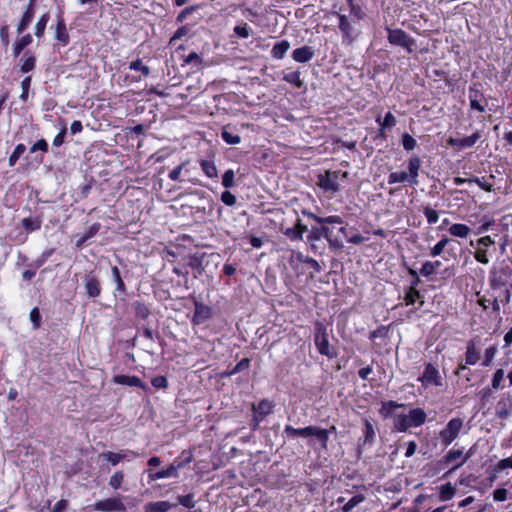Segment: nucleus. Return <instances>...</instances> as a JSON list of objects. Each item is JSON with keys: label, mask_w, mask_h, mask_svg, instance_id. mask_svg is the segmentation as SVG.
Returning a JSON list of instances; mask_svg holds the SVG:
<instances>
[{"label": "nucleus", "mask_w": 512, "mask_h": 512, "mask_svg": "<svg viewBox=\"0 0 512 512\" xmlns=\"http://www.w3.org/2000/svg\"><path fill=\"white\" fill-rule=\"evenodd\" d=\"M426 413L421 408H414L408 414L394 416V428L399 432H405L412 427H419L426 421Z\"/></svg>", "instance_id": "nucleus-2"}, {"label": "nucleus", "mask_w": 512, "mask_h": 512, "mask_svg": "<svg viewBox=\"0 0 512 512\" xmlns=\"http://www.w3.org/2000/svg\"><path fill=\"white\" fill-rule=\"evenodd\" d=\"M348 177V172L327 170L318 176V186L326 193L336 194L341 189V183Z\"/></svg>", "instance_id": "nucleus-5"}, {"label": "nucleus", "mask_w": 512, "mask_h": 512, "mask_svg": "<svg viewBox=\"0 0 512 512\" xmlns=\"http://www.w3.org/2000/svg\"><path fill=\"white\" fill-rule=\"evenodd\" d=\"M113 382L120 385H126L131 387H139L143 390H147L148 387L144 384L137 376L129 375H116L113 378Z\"/></svg>", "instance_id": "nucleus-15"}, {"label": "nucleus", "mask_w": 512, "mask_h": 512, "mask_svg": "<svg viewBox=\"0 0 512 512\" xmlns=\"http://www.w3.org/2000/svg\"><path fill=\"white\" fill-rule=\"evenodd\" d=\"M274 405L269 400H262L258 405H253L255 427L264 419L265 416L272 413Z\"/></svg>", "instance_id": "nucleus-13"}, {"label": "nucleus", "mask_w": 512, "mask_h": 512, "mask_svg": "<svg viewBox=\"0 0 512 512\" xmlns=\"http://www.w3.org/2000/svg\"><path fill=\"white\" fill-rule=\"evenodd\" d=\"M497 353V348L495 346H491L485 350V360L483 362V365L488 366L490 365L491 361L495 357Z\"/></svg>", "instance_id": "nucleus-53"}, {"label": "nucleus", "mask_w": 512, "mask_h": 512, "mask_svg": "<svg viewBox=\"0 0 512 512\" xmlns=\"http://www.w3.org/2000/svg\"><path fill=\"white\" fill-rule=\"evenodd\" d=\"M374 437H375L374 427H373V425L369 421H366V424H365V440L366 441H373Z\"/></svg>", "instance_id": "nucleus-60"}, {"label": "nucleus", "mask_w": 512, "mask_h": 512, "mask_svg": "<svg viewBox=\"0 0 512 512\" xmlns=\"http://www.w3.org/2000/svg\"><path fill=\"white\" fill-rule=\"evenodd\" d=\"M421 167V160L418 156H412L408 161V172H392L388 177L389 184L405 183L418 184V175Z\"/></svg>", "instance_id": "nucleus-4"}, {"label": "nucleus", "mask_w": 512, "mask_h": 512, "mask_svg": "<svg viewBox=\"0 0 512 512\" xmlns=\"http://www.w3.org/2000/svg\"><path fill=\"white\" fill-rule=\"evenodd\" d=\"M174 506H175V504H171L168 501L149 502L144 506V511L145 512H167Z\"/></svg>", "instance_id": "nucleus-19"}, {"label": "nucleus", "mask_w": 512, "mask_h": 512, "mask_svg": "<svg viewBox=\"0 0 512 512\" xmlns=\"http://www.w3.org/2000/svg\"><path fill=\"white\" fill-rule=\"evenodd\" d=\"M402 144L404 149L407 151L413 150L417 145L416 140L408 133L403 134Z\"/></svg>", "instance_id": "nucleus-45"}, {"label": "nucleus", "mask_w": 512, "mask_h": 512, "mask_svg": "<svg viewBox=\"0 0 512 512\" xmlns=\"http://www.w3.org/2000/svg\"><path fill=\"white\" fill-rule=\"evenodd\" d=\"M299 259L305 263H307L312 269H314L316 272H320L321 271V266L320 264L318 263V261H316L315 259L313 258H310V257H306V258H303V256L300 254L299 255Z\"/></svg>", "instance_id": "nucleus-59"}, {"label": "nucleus", "mask_w": 512, "mask_h": 512, "mask_svg": "<svg viewBox=\"0 0 512 512\" xmlns=\"http://www.w3.org/2000/svg\"><path fill=\"white\" fill-rule=\"evenodd\" d=\"M25 145L23 144H18L13 153L10 155L9 157V165L10 166H14L15 163L17 162V160L19 159V157L25 152Z\"/></svg>", "instance_id": "nucleus-40"}, {"label": "nucleus", "mask_w": 512, "mask_h": 512, "mask_svg": "<svg viewBox=\"0 0 512 512\" xmlns=\"http://www.w3.org/2000/svg\"><path fill=\"white\" fill-rule=\"evenodd\" d=\"M284 234L291 240H302L301 231L296 226L287 228Z\"/></svg>", "instance_id": "nucleus-51"}, {"label": "nucleus", "mask_w": 512, "mask_h": 512, "mask_svg": "<svg viewBox=\"0 0 512 512\" xmlns=\"http://www.w3.org/2000/svg\"><path fill=\"white\" fill-rule=\"evenodd\" d=\"M152 385L155 388L161 389V388H166L168 385V382L164 376H157L152 379Z\"/></svg>", "instance_id": "nucleus-62"}, {"label": "nucleus", "mask_w": 512, "mask_h": 512, "mask_svg": "<svg viewBox=\"0 0 512 512\" xmlns=\"http://www.w3.org/2000/svg\"><path fill=\"white\" fill-rule=\"evenodd\" d=\"M469 98H470V107L472 109H475L479 112H484L485 111V107L483 105H481L477 99V93L473 92L472 90L470 91V94H469Z\"/></svg>", "instance_id": "nucleus-48"}, {"label": "nucleus", "mask_w": 512, "mask_h": 512, "mask_svg": "<svg viewBox=\"0 0 512 512\" xmlns=\"http://www.w3.org/2000/svg\"><path fill=\"white\" fill-rule=\"evenodd\" d=\"M186 164H187V162H183L180 165H178L176 168H174L172 171H170L169 178L172 181L178 180L180 178L181 172L184 169V167L186 166Z\"/></svg>", "instance_id": "nucleus-58"}, {"label": "nucleus", "mask_w": 512, "mask_h": 512, "mask_svg": "<svg viewBox=\"0 0 512 512\" xmlns=\"http://www.w3.org/2000/svg\"><path fill=\"white\" fill-rule=\"evenodd\" d=\"M32 42V36L30 34H25L19 39L16 40V42L13 45V54L15 57L19 56L22 50L30 45Z\"/></svg>", "instance_id": "nucleus-25"}, {"label": "nucleus", "mask_w": 512, "mask_h": 512, "mask_svg": "<svg viewBox=\"0 0 512 512\" xmlns=\"http://www.w3.org/2000/svg\"><path fill=\"white\" fill-rule=\"evenodd\" d=\"M221 200L224 204L228 206H233L236 204V197L229 191H224L221 195Z\"/></svg>", "instance_id": "nucleus-55"}, {"label": "nucleus", "mask_w": 512, "mask_h": 512, "mask_svg": "<svg viewBox=\"0 0 512 512\" xmlns=\"http://www.w3.org/2000/svg\"><path fill=\"white\" fill-rule=\"evenodd\" d=\"M314 56V50L310 46H303L293 51L292 57L296 62L305 63L310 61Z\"/></svg>", "instance_id": "nucleus-17"}, {"label": "nucleus", "mask_w": 512, "mask_h": 512, "mask_svg": "<svg viewBox=\"0 0 512 512\" xmlns=\"http://www.w3.org/2000/svg\"><path fill=\"white\" fill-rule=\"evenodd\" d=\"M463 456V450H450L444 457V462L447 464L453 463L457 461L458 459L462 458Z\"/></svg>", "instance_id": "nucleus-41"}, {"label": "nucleus", "mask_w": 512, "mask_h": 512, "mask_svg": "<svg viewBox=\"0 0 512 512\" xmlns=\"http://www.w3.org/2000/svg\"><path fill=\"white\" fill-rule=\"evenodd\" d=\"M448 231L454 237L466 238L470 233V228L465 224L456 223L451 225Z\"/></svg>", "instance_id": "nucleus-26"}, {"label": "nucleus", "mask_w": 512, "mask_h": 512, "mask_svg": "<svg viewBox=\"0 0 512 512\" xmlns=\"http://www.w3.org/2000/svg\"><path fill=\"white\" fill-rule=\"evenodd\" d=\"M55 39L63 45H67L69 42V35L63 18L58 19L55 30Z\"/></svg>", "instance_id": "nucleus-20"}, {"label": "nucleus", "mask_w": 512, "mask_h": 512, "mask_svg": "<svg viewBox=\"0 0 512 512\" xmlns=\"http://www.w3.org/2000/svg\"><path fill=\"white\" fill-rule=\"evenodd\" d=\"M435 269L433 268V264H431V261H426L423 265H422V268L420 269V273L421 275L425 276V277H429L431 275H433L435 273Z\"/></svg>", "instance_id": "nucleus-57"}, {"label": "nucleus", "mask_w": 512, "mask_h": 512, "mask_svg": "<svg viewBox=\"0 0 512 512\" xmlns=\"http://www.w3.org/2000/svg\"><path fill=\"white\" fill-rule=\"evenodd\" d=\"M454 494H455V489L450 483H447L440 487L441 500H443V501L449 500L454 496Z\"/></svg>", "instance_id": "nucleus-37"}, {"label": "nucleus", "mask_w": 512, "mask_h": 512, "mask_svg": "<svg viewBox=\"0 0 512 512\" xmlns=\"http://www.w3.org/2000/svg\"><path fill=\"white\" fill-rule=\"evenodd\" d=\"M289 47L290 44L286 40L276 43L272 49V56L276 59H282L288 51Z\"/></svg>", "instance_id": "nucleus-28"}, {"label": "nucleus", "mask_w": 512, "mask_h": 512, "mask_svg": "<svg viewBox=\"0 0 512 512\" xmlns=\"http://www.w3.org/2000/svg\"><path fill=\"white\" fill-rule=\"evenodd\" d=\"M35 64H36V58L32 55H28V53H25L24 57H23V63L20 67V70L23 73H28L34 69Z\"/></svg>", "instance_id": "nucleus-33"}, {"label": "nucleus", "mask_w": 512, "mask_h": 512, "mask_svg": "<svg viewBox=\"0 0 512 512\" xmlns=\"http://www.w3.org/2000/svg\"><path fill=\"white\" fill-rule=\"evenodd\" d=\"M474 257H475V259L478 262H480L482 264H488L489 263V259L487 257V252L483 248H478L477 251L474 254Z\"/></svg>", "instance_id": "nucleus-56"}, {"label": "nucleus", "mask_w": 512, "mask_h": 512, "mask_svg": "<svg viewBox=\"0 0 512 512\" xmlns=\"http://www.w3.org/2000/svg\"><path fill=\"white\" fill-rule=\"evenodd\" d=\"M479 360V353L477 352L475 345L471 342L467 346L465 361L468 365H474Z\"/></svg>", "instance_id": "nucleus-30"}, {"label": "nucleus", "mask_w": 512, "mask_h": 512, "mask_svg": "<svg viewBox=\"0 0 512 512\" xmlns=\"http://www.w3.org/2000/svg\"><path fill=\"white\" fill-rule=\"evenodd\" d=\"M347 3L351 16L357 18L358 20L365 19L366 13L358 0H347Z\"/></svg>", "instance_id": "nucleus-23"}, {"label": "nucleus", "mask_w": 512, "mask_h": 512, "mask_svg": "<svg viewBox=\"0 0 512 512\" xmlns=\"http://www.w3.org/2000/svg\"><path fill=\"white\" fill-rule=\"evenodd\" d=\"M365 497L362 494L353 496L345 505L342 507L343 512H350L354 507L364 501Z\"/></svg>", "instance_id": "nucleus-34"}, {"label": "nucleus", "mask_w": 512, "mask_h": 512, "mask_svg": "<svg viewBox=\"0 0 512 512\" xmlns=\"http://www.w3.org/2000/svg\"><path fill=\"white\" fill-rule=\"evenodd\" d=\"M234 177H235V174H234V171L229 169L227 171H225V173L223 174V177H222V185L225 187V188H231L234 186Z\"/></svg>", "instance_id": "nucleus-44"}, {"label": "nucleus", "mask_w": 512, "mask_h": 512, "mask_svg": "<svg viewBox=\"0 0 512 512\" xmlns=\"http://www.w3.org/2000/svg\"><path fill=\"white\" fill-rule=\"evenodd\" d=\"M30 85H31V77L27 76L21 82L22 93L20 95V98H21L22 101H26L27 100V98H28V91H29Z\"/></svg>", "instance_id": "nucleus-49"}, {"label": "nucleus", "mask_w": 512, "mask_h": 512, "mask_svg": "<svg viewBox=\"0 0 512 512\" xmlns=\"http://www.w3.org/2000/svg\"><path fill=\"white\" fill-rule=\"evenodd\" d=\"M314 342L319 353L327 356L328 358L335 357V350L329 344L328 335L324 327L320 326L316 329Z\"/></svg>", "instance_id": "nucleus-9"}, {"label": "nucleus", "mask_w": 512, "mask_h": 512, "mask_svg": "<svg viewBox=\"0 0 512 512\" xmlns=\"http://www.w3.org/2000/svg\"><path fill=\"white\" fill-rule=\"evenodd\" d=\"M480 138L479 133H474L464 138H449L448 143L458 148L472 147Z\"/></svg>", "instance_id": "nucleus-16"}, {"label": "nucleus", "mask_w": 512, "mask_h": 512, "mask_svg": "<svg viewBox=\"0 0 512 512\" xmlns=\"http://www.w3.org/2000/svg\"><path fill=\"white\" fill-rule=\"evenodd\" d=\"M338 20V28L342 34V43L344 45H351L361 34L360 21L357 18L349 15L335 13Z\"/></svg>", "instance_id": "nucleus-1"}, {"label": "nucleus", "mask_w": 512, "mask_h": 512, "mask_svg": "<svg viewBox=\"0 0 512 512\" xmlns=\"http://www.w3.org/2000/svg\"><path fill=\"white\" fill-rule=\"evenodd\" d=\"M419 381L422 382L424 387L429 386H441L442 385V377L439 374V371L432 364H428L425 367V370L421 377H419Z\"/></svg>", "instance_id": "nucleus-11"}, {"label": "nucleus", "mask_w": 512, "mask_h": 512, "mask_svg": "<svg viewBox=\"0 0 512 512\" xmlns=\"http://www.w3.org/2000/svg\"><path fill=\"white\" fill-rule=\"evenodd\" d=\"M124 474L122 471L115 472L109 479V485L113 489H119L122 485Z\"/></svg>", "instance_id": "nucleus-39"}, {"label": "nucleus", "mask_w": 512, "mask_h": 512, "mask_svg": "<svg viewBox=\"0 0 512 512\" xmlns=\"http://www.w3.org/2000/svg\"><path fill=\"white\" fill-rule=\"evenodd\" d=\"M48 21L49 15L48 13H44L35 24V36L38 39H40L43 36Z\"/></svg>", "instance_id": "nucleus-32"}, {"label": "nucleus", "mask_w": 512, "mask_h": 512, "mask_svg": "<svg viewBox=\"0 0 512 512\" xmlns=\"http://www.w3.org/2000/svg\"><path fill=\"white\" fill-rule=\"evenodd\" d=\"M201 169L205 173V175L209 178H217L218 177V170L216 165L208 160H202L200 162Z\"/></svg>", "instance_id": "nucleus-29"}, {"label": "nucleus", "mask_w": 512, "mask_h": 512, "mask_svg": "<svg viewBox=\"0 0 512 512\" xmlns=\"http://www.w3.org/2000/svg\"><path fill=\"white\" fill-rule=\"evenodd\" d=\"M395 124H396L395 116L391 112H388L384 117L382 127L390 128V127H393Z\"/></svg>", "instance_id": "nucleus-61"}, {"label": "nucleus", "mask_w": 512, "mask_h": 512, "mask_svg": "<svg viewBox=\"0 0 512 512\" xmlns=\"http://www.w3.org/2000/svg\"><path fill=\"white\" fill-rule=\"evenodd\" d=\"M405 405L404 404H399L395 401H387V402H383L382 403V406L379 410V413L384 417V418H390L392 417L394 419V416L396 415L394 413V410L397 409V408H402L404 407Z\"/></svg>", "instance_id": "nucleus-21"}, {"label": "nucleus", "mask_w": 512, "mask_h": 512, "mask_svg": "<svg viewBox=\"0 0 512 512\" xmlns=\"http://www.w3.org/2000/svg\"><path fill=\"white\" fill-rule=\"evenodd\" d=\"M138 454L134 451H120V452H105L100 454V458L109 461L113 466H116L120 461L127 457H137Z\"/></svg>", "instance_id": "nucleus-14"}, {"label": "nucleus", "mask_w": 512, "mask_h": 512, "mask_svg": "<svg viewBox=\"0 0 512 512\" xmlns=\"http://www.w3.org/2000/svg\"><path fill=\"white\" fill-rule=\"evenodd\" d=\"M30 320L32 321L35 328L40 326V313L37 308H33L30 312Z\"/></svg>", "instance_id": "nucleus-64"}, {"label": "nucleus", "mask_w": 512, "mask_h": 512, "mask_svg": "<svg viewBox=\"0 0 512 512\" xmlns=\"http://www.w3.org/2000/svg\"><path fill=\"white\" fill-rule=\"evenodd\" d=\"M284 432L291 437H316L324 448L327 446V442L329 440L328 430L317 426H308L305 428L296 429L290 425H286Z\"/></svg>", "instance_id": "nucleus-6"}, {"label": "nucleus", "mask_w": 512, "mask_h": 512, "mask_svg": "<svg viewBox=\"0 0 512 512\" xmlns=\"http://www.w3.org/2000/svg\"><path fill=\"white\" fill-rule=\"evenodd\" d=\"M95 509L103 512H125L126 507L120 496L97 501Z\"/></svg>", "instance_id": "nucleus-10"}, {"label": "nucleus", "mask_w": 512, "mask_h": 512, "mask_svg": "<svg viewBox=\"0 0 512 512\" xmlns=\"http://www.w3.org/2000/svg\"><path fill=\"white\" fill-rule=\"evenodd\" d=\"M421 297L420 292L415 288V286L410 287L408 292L405 295V301L407 305L414 304Z\"/></svg>", "instance_id": "nucleus-38"}, {"label": "nucleus", "mask_w": 512, "mask_h": 512, "mask_svg": "<svg viewBox=\"0 0 512 512\" xmlns=\"http://www.w3.org/2000/svg\"><path fill=\"white\" fill-rule=\"evenodd\" d=\"M423 212L429 224H434L438 221L439 215L436 210L430 207H425Z\"/></svg>", "instance_id": "nucleus-47"}, {"label": "nucleus", "mask_w": 512, "mask_h": 512, "mask_svg": "<svg viewBox=\"0 0 512 512\" xmlns=\"http://www.w3.org/2000/svg\"><path fill=\"white\" fill-rule=\"evenodd\" d=\"M129 68L131 70L140 71L144 76H148L150 73V69L148 66L144 65L141 60H136L130 63Z\"/></svg>", "instance_id": "nucleus-43"}, {"label": "nucleus", "mask_w": 512, "mask_h": 512, "mask_svg": "<svg viewBox=\"0 0 512 512\" xmlns=\"http://www.w3.org/2000/svg\"><path fill=\"white\" fill-rule=\"evenodd\" d=\"M183 463H172L166 469L157 472L148 470V478L150 481H155L164 478L178 477V470L183 468Z\"/></svg>", "instance_id": "nucleus-12"}, {"label": "nucleus", "mask_w": 512, "mask_h": 512, "mask_svg": "<svg viewBox=\"0 0 512 512\" xmlns=\"http://www.w3.org/2000/svg\"><path fill=\"white\" fill-rule=\"evenodd\" d=\"M462 427L463 421L460 418L451 419L439 433L442 443L445 446L450 445L458 437Z\"/></svg>", "instance_id": "nucleus-8"}, {"label": "nucleus", "mask_w": 512, "mask_h": 512, "mask_svg": "<svg viewBox=\"0 0 512 512\" xmlns=\"http://www.w3.org/2000/svg\"><path fill=\"white\" fill-rule=\"evenodd\" d=\"M388 41L392 45L405 48L409 53L413 51L415 40L401 29H388Z\"/></svg>", "instance_id": "nucleus-7"}, {"label": "nucleus", "mask_w": 512, "mask_h": 512, "mask_svg": "<svg viewBox=\"0 0 512 512\" xmlns=\"http://www.w3.org/2000/svg\"><path fill=\"white\" fill-rule=\"evenodd\" d=\"M508 491L504 488L496 489L493 493L495 501H505L507 499Z\"/></svg>", "instance_id": "nucleus-63"}, {"label": "nucleus", "mask_w": 512, "mask_h": 512, "mask_svg": "<svg viewBox=\"0 0 512 512\" xmlns=\"http://www.w3.org/2000/svg\"><path fill=\"white\" fill-rule=\"evenodd\" d=\"M86 293L89 297H97L100 294V284L98 279L93 275H86L84 279Z\"/></svg>", "instance_id": "nucleus-18"}, {"label": "nucleus", "mask_w": 512, "mask_h": 512, "mask_svg": "<svg viewBox=\"0 0 512 512\" xmlns=\"http://www.w3.org/2000/svg\"><path fill=\"white\" fill-rule=\"evenodd\" d=\"M512 413V403L501 400L497 404L496 415L500 419H507Z\"/></svg>", "instance_id": "nucleus-27"}, {"label": "nucleus", "mask_w": 512, "mask_h": 512, "mask_svg": "<svg viewBox=\"0 0 512 512\" xmlns=\"http://www.w3.org/2000/svg\"><path fill=\"white\" fill-rule=\"evenodd\" d=\"M178 502H179V504H181L184 507L189 508V509L195 507V501H194L193 494L178 496Z\"/></svg>", "instance_id": "nucleus-46"}, {"label": "nucleus", "mask_w": 512, "mask_h": 512, "mask_svg": "<svg viewBox=\"0 0 512 512\" xmlns=\"http://www.w3.org/2000/svg\"><path fill=\"white\" fill-rule=\"evenodd\" d=\"M234 32L241 38H247L250 35V28L247 24L238 25L234 28Z\"/></svg>", "instance_id": "nucleus-54"}, {"label": "nucleus", "mask_w": 512, "mask_h": 512, "mask_svg": "<svg viewBox=\"0 0 512 512\" xmlns=\"http://www.w3.org/2000/svg\"><path fill=\"white\" fill-rule=\"evenodd\" d=\"M309 216L314 219L319 225H321V231L323 232L324 238L328 241L330 247L340 249L343 247V242L337 236L334 235L333 229L329 227L332 224L341 225L343 220L340 216L333 215L329 217H320L313 213Z\"/></svg>", "instance_id": "nucleus-3"}, {"label": "nucleus", "mask_w": 512, "mask_h": 512, "mask_svg": "<svg viewBox=\"0 0 512 512\" xmlns=\"http://www.w3.org/2000/svg\"><path fill=\"white\" fill-rule=\"evenodd\" d=\"M22 226L27 232L37 231L41 228L42 219L40 217H28L22 219Z\"/></svg>", "instance_id": "nucleus-24"}, {"label": "nucleus", "mask_w": 512, "mask_h": 512, "mask_svg": "<svg viewBox=\"0 0 512 512\" xmlns=\"http://www.w3.org/2000/svg\"><path fill=\"white\" fill-rule=\"evenodd\" d=\"M322 238H324V235H323V232L321 231V226L313 227L307 236V239L310 242L319 241Z\"/></svg>", "instance_id": "nucleus-50"}, {"label": "nucleus", "mask_w": 512, "mask_h": 512, "mask_svg": "<svg viewBox=\"0 0 512 512\" xmlns=\"http://www.w3.org/2000/svg\"><path fill=\"white\" fill-rule=\"evenodd\" d=\"M301 74L298 71L290 72L284 76V80L288 83L295 85L300 88L303 85V81L301 80Z\"/></svg>", "instance_id": "nucleus-36"}, {"label": "nucleus", "mask_w": 512, "mask_h": 512, "mask_svg": "<svg viewBox=\"0 0 512 512\" xmlns=\"http://www.w3.org/2000/svg\"><path fill=\"white\" fill-rule=\"evenodd\" d=\"M33 16H34V9H33V5H32V2H31L28 5V7L26 8V10H25V12H24V14L22 16V19H21L20 23L17 26V32L18 33H22L23 31L26 30V28L31 23Z\"/></svg>", "instance_id": "nucleus-22"}, {"label": "nucleus", "mask_w": 512, "mask_h": 512, "mask_svg": "<svg viewBox=\"0 0 512 512\" xmlns=\"http://www.w3.org/2000/svg\"><path fill=\"white\" fill-rule=\"evenodd\" d=\"M449 242H451V239H449L447 237L442 238L436 245H434L431 248V250H430L431 256H433V257L439 256L443 252V250L445 249V247L447 246V244Z\"/></svg>", "instance_id": "nucleus-35"}, {"label": "nucleus", "mask_w": 512, "mask_h": 512, "mask_svg": "<svg viewBox=\"0 0 512 512\" xmlns=\"http://www.w3.org/2000/svg\"><path fill=\"white\" fill-rule=\"evenodd\" d=\"M503 379H504V370L503 369H498L494 373V376H493V379H492V387L494 389L500 388V385H501V382H502Z\"/></svg>", "instance_id": "nucleus-52"}, {"label": "nucleus", "mask_w": 512, "mask_h": 512, "mask_svg": "<svg viewBox=\"0 0 512 512\" xmlns=\"http://www.w3.org/2000/svg\"><path fill=\"white\" fill-rule=\"evenodd\" d=\"M221 137L229 145H237L241 142V137L229 132L227 126L222 128Z\"/></svg>", "instance_id": "nucleus-31"}, {"label": "nucleus", "mask_w": 512, "mask_h": 512, "mask_svg": "<svg viewBox=\"0 0 512 512\" xmlns=\"http://www.w3.org/2000/svg\"><path fill=\"white\" fill-rule=\"evenodd\" d=\"M111 272H112V277L117 285L116 289L120 292H123L125 290V284L121 279L120 271H119L118 267H116V266L112 267Z\"/></svg>", "instance_id": "nucleus-42"}]
</instances>
